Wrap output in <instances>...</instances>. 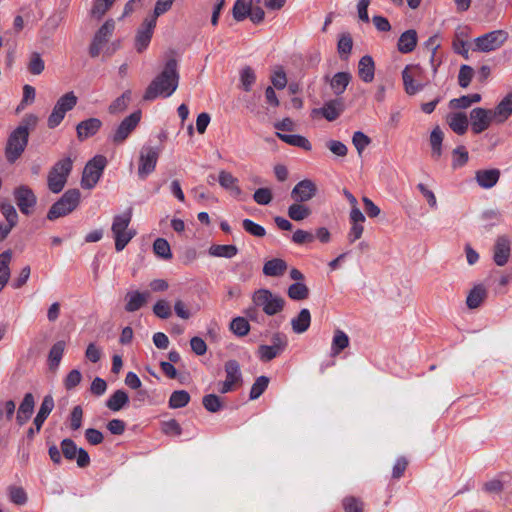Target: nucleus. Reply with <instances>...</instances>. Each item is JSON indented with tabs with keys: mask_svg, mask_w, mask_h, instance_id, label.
Here are the masks:
<instances>
[{
	"mask_svg": "<svg viewBox=\"0 0 512 512\" xmlns=\"http://www.w3.org/2000/svg\"><path fill=\"white\" fill-rule=\"evenodd\" d=\"M177 66V61L174 58L169 59L165 63L162 72L146 88L143 95L145 101H152L159 96L166 98L176 91L179 83Z\"/></svg>",
	"mask_w": 512,
	"mask_h": 512,
	"instance_id": "1",
	"label": "nucleus"
},
{
	"mask_svg": "<svg viewBox=\"0 0 512 512\" xmlns=\"http://www.w3.org/2000/svg\"><path fill=\"white\" fill-rule=\"evenodd\" d=\"M38 122L34 114L24 116L20 124L9 134L5 146V158L7 162L15 163L27 147L30 130H33Z\"/></svg>",
	"mask_w": 512,
	"mask_h": 512,
	"instance_id": "2",
	"label": "nucleus"
},
{
	"mask_svg": "<svg viewBox=\"0 0 512 512\" xmlns=\"http://www.w3.org/2000/svg\"><path fill=\"white\" fill-rule=\"evenodd\" d=\"M61 453L66 460H76L79 468H85L90 464L88 452L83 448H78L76 443L70 438H65L61 441L60 449L54 444L48 449L50 459L57 465L62 462Z\"/></svg>",
	"mask_w": 512,
	"mask_h": 512,
	"instance_id": "3",
	"label": "nucleus"
},
{
	"mask_svg": "<svg viewBox=\"0 0 512 512\" xmlns=\"http://www.w3.org/2000/svg\"><path fill=\"white\" fill-rule=\"evenodd\" d=\"M132 220V209L129 208L125 212L113 217L111 231L115 241V249L117 252L122 251L128 243L135 237L136 230L129 228Z\"/></svg>",
	"mask_w": 512,
	"mask_h": 512,
	"instance_id": "4",
	"label": "nucleus"
},
{
	"mask_svg": "<svg viewBox=\"0 0 512 512\" xmlns=\"http://www.w3.org/2000/svg\"><path fill=\"white\" fill-rule=\"evenodd\" d=\"M81 193L78 189L67 190L49 209L47 219L54 221L72 213L79 205Z\"/></svg>",
	"mask_w": 512,
	"mask_h": 512,
	"instance_id": "5",
	"label": "nucleus"
},
{
	"mask_svg": "<svg viewBox=\"0 0 512 512\" xmlns=\"http://www.w3.org/2000/svg\"><path fill=\"white\" fill-rule=\"evenodd\" d=\"M73 161L70 157L57 161L50 169L47 176L48 189L52 193H60L67 183L72 171Z\"/></svg>",
	"mask_w": 512,
	"mask_h": 512,
	"instance_id": "6",
	"label": "nucleus"
},
{
	"mask_svg": "<svg viewBox=\"0 0 512 512\" xmlns=\"http://www.w3.org/2000/svg\"><path fill=\"white\" fill-rule=\"evenodd\" d=\"M252 300L255 306L260 307L268 316L280 313L285 306L284 298L273 294L268 289H259L255 291Z\"/></svg>",
	"mask_w": 512,
	"mask_h": 512,
	"instance_id": "7",
	"label": "nucleus"
},
{
	"mask_svg": "<svg viewBox=\"0 0 512 512\" xmlns=\"http://www.w3.org/2000/svg\"><path fill=\"white\" fill-rule=\"evenodd\" d=\"M107 165V159L103 155H96L87 162L84 167L81 186L84 189H92L100 180Z\"/></svg>",
	"mask_w": 512,
	"mask_h": 512,
	"instance_id": "8",
	"label": "nucleus"
},
{
	"mask_svg": "<svg viewBox=\"0 0 512 512\" xmlns=\"http://www.w3.org/2000/svg\"><path fill=\"white\" fill-rule=\"evenodd\" d=\"M78 98L74 92H67L62 95L54 105L47 120V126L54 129L60 125L67 112L71 111L77 104Z\"/></svg>",
	"mask_w": 512,
	"mask_h": 512,
	"instance_id": "9",
	"label": "nucleus"
},
{
	"mask_svg": "<svg viewBox=\"0 0 512 512\" xmlns=\"http://www.w3.org/2000/svg\"><path fill=\"white\" fill-rule=\"evenodd\" d=\"M115 30V21L107 19L96 31L89 46V55L96 58L100 55L103 46L110 40Z\"/></svg>",
	"mask_w": 512,
	"mask_h": 512,
	"instance_id": "10",
	"label": "nucleus"
},
{
	"mask_svg": "<svg viewBox=\"0 0 512 512\" xmlns=\"http://www.w3.org/2000/svg\"><path fill=\"white\" fill-rule=\"evenodd\" d=\"M16 205L22 214L29 216L33 213L37 204V197L33 190L27 185H20L13 191Z\"/></svg>",
	"mask_w": 512,
	"mask_h": 512,
	"instance_id": "11",
	"label": "nucleus"
},
{
	"mask_svg": "<svg viewBox=\"0 0 512 512\" xmlns=\"http://www.w3.org/2000/svg\"><path fill=\"white\" fill-rule=\"evenodd\" d=\"M507 33L503 30H494L475 39L476 49L481 52H490L500 48L507 40Z\"/></svg>",
	"mask_w": 512,
	"mask_h": 512,
	"instance_id": "12",
	"label": "nucleus"
},
{
	"mask_svg": "<svg viewBox=\"0 0 512 512\" xmlns=\"http://www.w3.org/2000/svg\"><path fill=\"white\" fill-rule=\"evenodd\" d=\"M141 115V111L138 110L125 117L111 136L113 143H123L132 133V131L138 126L141 120Z\"/></svg>",
	"mask_w": 512,
	"mask_h": 512,
	"instance_id": "13",
	"label": "nucleus"
},
{
	"mask_svg": "<svg viewBox=\"0 0 512 512\" xmlns=\"http://www.w3.org/2000/svg\"><path fill=\"white\" fill-rule=\"evenodd\" d=\"M492 121H494L492 110L476 107L470 111L469 123L474 134H480L487 130Z\"/></svg>",
	"mask_w": 512,
	"mask_h": 512,
	"instance_id": "14",
	"label": "nucleus"
},
{
	"mask_svg": "<svg viewBox=\"0 0 512 512\" xmlns=\"http://www.w3.org/2000/svg\"><path fill=\"white\" fill-rule=\"evenodd\" d=\"M159 150L155 147H143L140 152L138 175L145 179L156 167Z\"/></svg>",
	"mask_w": 512,
	"mask_h": 512,
	"instance_id": "15",
	"label": "nucleus"
},
{
	"mask_svg": "<svg viewBox=\"0 0 512 512\" xmlns=\"http://www.w3.org/2000/svg\"><path fill=\"white\" fill-rule=\"evenodd\" d=\"M421 73L422 69L418 65H408L402 71L404 90L408 95H415L424 88L425 83L416 80Z\"/></svg>",
	"mask_w": 512,
	"mask_h": 512,
	"instance_id": "16",
	"label": "nucleus"
},
{
	"mask_svg": "<svg viewBox=\"0 0 512 512\" xmlns=\"http://www.w3.org/2000/svg\"><path fill=\"white\" fill-rule=\"evenodd\" d=\"M156 23L154 19L147 17L137 29L135 36V49L137 52L141 53L149 46Z\"/></svg>",
	"mask_w": 512,
	"mask_h": 512,
	"instance_id": "17",
	"label": "nucleus"
},
{
	"mask_svg": "<svg viewBox=\"0 0 512 512\" xmlns=\"http://www.w3.org/2000/svg\"><path fill=\"white\" fill-rule=\"evenodd\" d=\"M317 192L316 184L309 179L298 182L291 191V198L295 202H307L311 200Z\"/></svg>",
	"mask_w": 512,
	"mask_h": 512,
	"instance_id": "18",
	"label": "nucleus"
},
{
	"mask_svg": "<svg viewBox=\"0 0 512 512\" xmlns=\"http://www.w3.org/2000/svg\"><path fill=\"white\" fill-rule=\"evenodd\" d=\"M511 241L506 235L496 238L493 246V261L497 266H504L510 257Z\"/></svg>",
	"mask_w": 512,
	"mask_h": 512,
	"instance_id": "19",
	"label": "nucleus"
},
{
	"mask_svg": "<svg viewBox=\"0 0 512 512\" xmlns=\"http://www.w3.org/2000/svg\"><path fill=\"white\" fill-rule=\"evenodd\" d=\"M102 127V121L98 118H88L79 122L76 126L77 138L79 141L94 136Z\"/></svg>",
	"mask_w": 512,
	"mask_h": 512,
	"instance_id": "20",
	"label": "nucleus"
},
{
	"mask_svg": "<svg viewBox=\"0 0 512 512\" xmlns=\"http://www.w3.org/2000/svg\"><path fill=\"white\" fill-rule=\"evenodd\" d=\"M344 102L340 98L330 100L320 109H314L313 113H320L328 121L336 120L344 111Z\"/></svg>",
	"mask_w": 512,
	"mask_h": 512,
	"instance_id": "21",
	"label": "nucleus"
},
{
	"mask_svg": "<svg viewBox=\"0 0 512 512\" xmlns=\"http://www.w3.org/2000/svg\"><path fill=\"white\" fill-rule=\"evenodd\" d=\"M500 175V170L497 168L481 169L476 171L475 180L480 187L490 189L497 184Z\"/></svg>",
	"mask_w": 512,
	"mask_h": 512,
	"instance_id": "22",
	"label": "nucleus"
},
{
	"mask_svg": "<svg viewBox=\"0 0 512 512\" xmlns=\"http://www.w3.org/2000/svg\"><path fill=\"white\" fill-rule=\"evenodd\" d=\"M35 407V400L32 393H26L19 405L16 422L19 426H23L32 416Z\"/></svg>",
	"mask_w": 512,
	"mask_h": 512,
	"instance_id": "23",
	"label": "nucleus"
},
{
	"mask_svg": "<svg viewBox=\"0 0 512 512\" xmlns=\"http://www.w3.org/2000/svg\"><path fill=\"white\" fill-rule=\"evenodd\" d=\"M512 114V93L507 94L492 110L496 123H504Z\"/></svg>",
	"mask_w": 512,
	"mask_h": 512,
	"instance_id": "24",
	"label": "nucleus"
},
{
	"mask_svg": "<svg viewBox=\"0 0 512 512\" xmlns=\"http://www.w3.org/2000/svg\"><path fill=\"white\" fill-rule=\"evenodd\" d=\"M54 408V399L51 395H46L40 405L39 411L34 418L33 424L36 426V432H39L42 428L43 423L52 412Z\"/></svg>",
	"mask_w": 512,
	"mask_h": 512,
	"instance_id": "25",
	"label": "nucleus"
},
{
	"mask_svg": "<svg viewBox=\"0 0 512 512\" xmlns=\"http://www.w3.org/2000/svg\"><path fill=\"white\" fill-rule=\"evenodd\" d=\"M375 63L370 55H364L358 63V75L365 83H370L374 79Z\"/></svg>",
	"mask_w": 512,
	"mask_h": 512,
	"instance_id": "26",
	"label": "nucleus"
},
{
	"mask_svg": "<svg viewBox=\"0 0 512 512\" xmlns=\"http://www.w3.org/2000/svg\"><path fill=\"white\" fill-rule=\"evenodd\" d=\"M447 122L449 127L458 135L465 134L469 126V119L463 112L449 114Z\"/></svg>",
	"mask_w": 512,
	"mask_h": 512,
	"instance_id": "27",
	"label": "nucleus"
},
{
	"mask_svg": "<svg viewBox=\"0 0 512 512\" xmlns=\"http://www.w3.org/2000/svg\"><path fill=\"white\" fill-rule=\"evenodd\" d=\"M218 182L222 188L229 190L235 197H239L242 194V190L238 185V179L230 172L221 170L218 175Z\"/></svg>",
	"mask_w": 512,
	"mask_h": 512,
	"instance_id": "28",
	"label": "nucleus"
},
{
	"mask_svg": "<svg viewBox=\"0 0 512 512\" xmlns=\"http://www.w3.org/2000/svg\"><path fill=\"white\" fill-rule=\"evenodd\" d=\"M149 295V292H128L125 297L127 300L125 310L127 312H135L139 310L142 306L146 304Z\"/></svg>",
	"mask_w": 512,
	"mask_h": 512,
	"instance_id": "29",
	"label": "nucleus"
},
{
	"mask_svg": "<svg viewBox=\"0 0 512 512\" xmlns=\"http://www.w3.org/2000/svg\"><path fill=\"white\" fill-rule=\"evenodd\" d=\"M487 297V290L482 284L475 285L467 295L466 305L469 309L478 308Z\"/></svg>",
	"mask_w": 512,
	"mask_h": 512,
	"instance_id": "30",
	"label": "nucleus"
},
{
	"mask_svg": "<svg viewBox=\"0 0 512 512\" xmlns=\"http://www.w3.org/2000/svg\"><path fill=\"white\" fill-rule=\"evenodd\" d=\"M287 263L283 259L273 258L265 262L263 266V274L270 277H280L287 270Z\"/></svg>",
	"mask_w": 512,
	"mask_h": 512,
	"instance_id": "31",
	"label": "nucleus"
},
{
	"mask_svg": "<svg viewBox=\"0 0 512 512\" xmlns=\"http://www.w3.org/2000/svg\"><path fill=\"white\" fill-rule=\"evenodd\" d=\"M276 136L288 145L302 148L305 151H310L312 149V145H311L310 141L302 135L284 134V133L276 132Z\"/></svg>",
	"mask_w": 512,
	"mask_h": 512,
	"instance_id": "32",
	"label": "nucleus"
},
{
	"mask_svg": "<svg viewBox=\"0 0 512 512\" xmlns=\"http://www.w3.org/2000/svg\"><path fill=\"white\" fill-rule=\"evenodd\" d=\"M417 45V32L413 29L403 32L398 40V50L402 53L412 52Z\"/></svg>",
	"mask_w": 512,
	"mask_h": 512,
	"instance_id": "33",
	"label": "nucleus"
},
{
	"mask_svg": "<svg viewBox=\"0 0 512 512\" xmlns=\"http://www.w3.org/2000/svg\"><path fill=\"white\" fill-rule=\"evenodd\" d=\"M12 260L11 250H6L0 254V292L6 286L10 279V262Z\"/></svg>",
	"mask_w": 512,
	"mask_h": 512,
	"instance_id": "34",
	"label": "nucleus"
},
{
	"mask_svg": "<svg viewBox=\"0 0 512 512\" xmlns=\"http://www.w3.org/2000/svg\"><path fill=\"white\" fill-rule=\"evenodd\" d=\"M311 314L306 308L302 309L297 317L291 320L292 330L297 334L306 332L310 326Z\"/></svg>",
	"mask_w": 512,
	"mask_h": 512,
	"instance_id": "35",
	"label": "nucleus"
},
{
	"mask_svg": "<svg viewBox=\"0 0 512 512\" xmlns=\"http://www.w3.org/2000/svg\"><path fill=\"white\" fill-rule=\"evenodd\" d=\"M351 74L349 72H338L330 80V86L334 94L339 96L344 93L346 87L351 81Z\"/></svg>",
	"mask_w": 512,
	"mask_h": 512,
	"instance_id": "36",
	"label": "nucleus"
},
{
	"mask_svg": "<svg viewBox=\"0 0 512 512\" xmlns=\"http://www.w3.org/2000/svg\"><path fill=\"white\" fill-rule=\"evenodd\" d=\"M208 253L212 257L231 259L237 255L238 248L232 244H228V245L213 244L209 247Z\"/></svg>",
	"mask_w": 512,
	"mask_h": 512,
	"instance_id": "37",
	"label": "nucleus"
},
{
	"mask_svg": "<svg viewBox=\"0 0 512 512\" xmlns=\"http://www.w3.org/2000/svg\"><path fill=\"white\" fill-rule=\"evenodd\" d=\"M129 402L128 394L122 390H116L106 401V406L112 411L121 410Z\"/></svg>",
	"mask_w": 512,
	"mask_h": 512,
	"instance_id": "38",
	"label": "nucleus"
},
{
	"mask_svg": "<svg viewBox=\"0 0 512 512\" xmlns=\"http://www.w3.org/2000/svg\"><path fill=\"white\" fill-rule=\"evenodd\" d=\"M349 346V337L342 330L337 329L334 332L332 344H331V354L332 356L338 355L341 351Z\"/></svg>",
	"mask_w": 512,
	"mask_h": 512,
	"instance_id": "39",
	"label": "nucleus"
},
{
	"mask_svg": "<svg viewBox=\"0 0 512 512\" xmlns=\"http://www.w3.org/2000/svg\"><path fill=\"white\" fill-rule=\"evenodd\" d=\"M311 213V209L301 202H295L288 207V216L294 221H302L308 218Z\"/></svg>",
	"mask_w": 512,
	"mask_h": 512,
	"instance_id": "40",
	"label": "nucleus"
},
{
	"mask_svg": "<svg viewBox=\"0 0 512 512\" xmlns=\"http://www.w3.org/2000/svg\"><path fill=\"white\" fill-rule=\"evenodd\" d=\"M252 0H236L232 14L233 18L240 22L246 19L251 12Z\"/></svg>",
	"mask_w": 512,
	"mask_h": 512,
	"instance_id": "41",
	"label": "nucleus"
},
{
	"mask_svg": "<svg viewBox=\"0 0 512 512\" xmlns=\"http://www.w3.org/2000/svg\"><path fill=\"white\" fill-rule=\"evenodd\" d=\"M287 294L292 300H305L309 297V288L303 282H295L288 287Z\"/></svg>",
	"mask_w": 512,
	"mask_h": 512,
	"instance_id": "42",
	"label": "nucleus"
},
{
	"mask_svg": "<svg viewBox=\"0 0 512 512\" xmlns=\"http://www.w3.org/2000/svg\"><path fill=\"white\" fill-rule=\"evenodd\" d=\"M226 380L231 381L234 385L242 383V374L240 365L236 360H228L225 363Z\"/></svg>",
	"mask_w": 512,
	"mask_h": 512,
	"instance_id": "43",
	"label": "nucleus"
},
{
	"mask_svg": "<svg viewBox=\"0 0 512 512\" xmlns=\"http://www.w3.org/2000/svg\"><path fill=\"white\" fill-rule=\"evenodd\" d=\"M65 346V342L62 340L57 341L55 344H53L48 356L50 368H57L59 366L65 350Z\"/></svg>",
	"mask_w": 512,
	"mask_h": 512,
	"instance_id": "44",
	"label": "nucleus"
},
{
	"mask_svg": "<svg viewBox=\"0 0 512 512\" xmlns=\"http://www.w3.org/2000/svg\"><path fill=\"white\" fill-rule=\"evenodd\" d=\"M230 330L239 337L246 336L250 331V324L244 317L238 316L230 322Z\"/></svg>",
	"mask_w": 512,
	"mask_h": 512,
	"instance_id": "45",
	"label": "nucleus"
},
{
	"mask_svg": "<svg viewBox=\"0 0 512 512\" xmlns=\"http://www.w3.org/2000/svg\"><path fill=\"white\" fill-rule=\"evenodd\" d=\"M116 0H95L91 10L90 16L100 20L106 12L112 7Z\"/></svg>",
	"mask_w": 512,
	"mask_h": 512,
	"instance_id": "46",
	"label": "nucleus"
},
{
	"mask_svg": "<svg viewBox=\"0 0 512 512\" xmlns=\"http://www.w3.org/2000/svg\"><path fill=\"white\" fill-rule=\"evenodd\" d=\"M190 401V395L185 390L174 391L169 398V407L178 409L185 407Z\"/></svg>",
	"mask_w": 512,
	"mask_h": 512,
	"instance_id": "47",
	"label": "nucleus"
},
{
	"mask_svg": "<svg viewBox=\"0 0 512 512\" xmlns=\"http://www.w3.org/2000/svg\"><path fill=\"white\" fill-rule=\"evenodd\" d=\"M153 251L158 257L162 259L168 260L172 258L170 244L164 238H157L154 241Z\"/></svg>",
	"mask_w": 512,
	"mask_h": 512,
	"instance_id": "48",
	"label": "nucleus"
},
{
	"mask_svg": "<svg viewBox=\"0 0 512 512\" xmlns=\"http://www.w3.org/2000/svg\"><path fill=\"white\" fill-rule=\"evenodd\" d=\"M131 99V91L126 90L121 96L117 97L109 106V112L116 114L124 111Z\"/></svg>",
	"mask_w": 512,
	"mask_h": 512,
	"instance_id": "49",
	"label": "nucleus"
},
{
	"mask_svg": "<svg viewBox=\"0 0 512 512\" xmlns=\"http://www.w3.org/2000/svg\"><path fill=\"white\" fill-rule=\"evenodd\" d=\"M204 408L211 413L219 412L223 408L221 398L216 394H207L202 399Z\"/></svg>",
	"mask_w": 512,
	"mask_h": 512,
	"instance_id": "50",
	"label": "nucleus"
},
{
	"mask_svg": "<svg viewBox=\"0 0 512 512\" xmlns=\"http://www.w3.org/2000/svg\"><path fill=\"white\" fill-rule=\"evenodd\" d=\"M269 385V378L267 376H259L251 387L249 398L251 400L258 399Z\"/></svg>",
	"mask_w": 512,
	"mask_h": 512,
	"instance_id": "51",
	"label": "nucleus"
},
{
	"mask_svg": "<svg viewBox=\"0 0 512 512\" xmlns=\"http://www.w3.org/2000/svg\"><path fill=\"white\" fill-rule=\"evenodd\" d=\"M240 81L244 91L249 92L256 81L255 72L250 66H245L241 70Z\"/></svg>",
	"mask_w": 512,
	"mask_h": 512,
	"instance_id": "52",
	"label": "nucleus"
},
{
	"mask_svg": "<svg viewBox=\"0 0 512 512\" xmlns=\"http://www.w3.org/2000/svg\"><path fill=\"white\" fill-rule=\"evenodd\" d=\"M453 161L452 167L454 169L463 167L469 160L468 151L464 146H458L452 151Z\"/></svg>",
	"mask_w": 512,
	"mask_h": 512,
	"instance_id": "53",
	"label": "nucleus"
},
{
	"mask_svg": "<svg viewBox=\"0 0 512 512\" xmlns=\"http://www.w3.org/2000/svg\"><path fill=\"white\" fill-rule=\"evenodd\" d=\"M282 352L273 345H260L258 356L264 362H269L279 356Z\"/></svg>",
	"mask_w": 512,
	"mask_h": 512,
	"instance_id": "54",
	"label": "nucleus"
},
{
	"mask_svg": "<svg viewBox=\"0 0 512 512\" xmlns=\"http://www.w3.org/2000/svg\"><path fill=\"white\" fill-rule=\"evenodd\" d=\"M353 47V40L349 33H343L337 44V50L340 56L343 58V55L347 56L351 53Z\"/></svg>",
	"mask_w": 512,
	"mask_h": 512,
	"instance_id": "55",
	"label": "nucleus"
},
{
	"mask_svg": "<svg viewBox=\"0 0 512 512\" xmlns=\"http://www.w3.org/2000/svg\"><path fill=\"white\" fill-rule=\"evenodd\" d=\"M45 68V63L41 58L40 54L37 52H33L30 56V61L28 63V70L33 75H39L43 72Z\"/></svg>",
	"mask_w": 512,
	"mask_h": 512,
	"instance_id": "56",
	"label": "nucleus"
},
{
	"mask_svg": "<svg viewBox=\"0 0 512 512\" xmlns=\"http://www.w3.org/2000/svg\"><path fill=\"white\" fill-rule=\"evenodd\" d=\"M10 501L16 505H24L27 502V494L22 487L10 486L8 488Z\"/></svg>",
	"mask_w": 512,
	"mask_h": 512,
	"instance_id": "57",
	"label": "nucleus"
},
{
	"mask_svg": "<svg viewBox=\"0 0 512 512\" xmlns=\"http://www.w3.org/2000/svg\"><path fill=\"white\" fill-rule=\"evenodd\" d=\"M0 210L7 223L15 227L18 222V213L15 207L10 203H3L0 206Z\"/></svg>",
	"mask_w": 512,
	"mask_h": 512,
	"instance_id": "58",
	"label": "nucleus"
},
{
	"mask_svg": "<svg viewBox=\"0 0 512 512\" xmlns=\"http://www.w3.org/2000/svg\"><path fill=\"white\" fill-rule=\"evenodd\" d=\"M242 226L247 233L255 237H264L266 235L265 228L250 219H244Z\"/></svg>",
	"mask_w": 512,
	"mask_h": 512,
	"instance_id": "59",
	"label": "nucleus"
},
{
	"mask_svg": "<svg viewBox=\"0 0 512 512\" xmlns=\"http://www.w3.org/2000/svg\"><path fill=\"white\" fill-rule=\"evenodd\" d=\"M474 76V70L469 65H462L458 74V83L460 87L467 88Z\"/></svg>",
	"mask_w": 512,
	"mask_h": 512,
	"instance_id": "60",
	"label": "nucleus"
},
{
	"mask_svg": "<svg viewBox=\"0 0 512 512\" xmlns=\"http://www.w3.org/2000/svg\"><path fill=\"white\" fill-rule=\"evenodd\" d=\"M345 512H363L364 503L356 497L350 496L343 499Z\"/></svg>",
	"mask_w": 512,
	"mask_h": 512,
	"instance_id": "61",
	"label": "nucleus"
},
{
	"mask_svg": "<svg viewBox=\"0 0 512 512\" xmlns=\"http://www.w3.org/2000/svg\"><path fill=\"white\" fill-rule=\"evenodd\" d=\"M370 142V138L361 131H357L353 134L352 143L359 155H361L363 150L370 144Z\"/></svg>",
	"mask_w": 512,
	"mask_h": 512,
	"instance_id": "62",
	"label": "nucleus"
},
{
	"mask_svg": "<svg viewBox=\"0 0 512 512\" xmlns=\"http://www.w3.org/2000/svg\"><path fill=\"white\" fill-rule=\"evenodd\" d=\"M314 239L315 236L313 233L302 229H297L292 235V241L298 245L312 243Z\"/></svg>",
	"mask_w": 512,
	"mask_h": 512,
	"instance_id": "63",
	"label": "nucleus"
},
{
	"mask_svg": "<svg viewBox=\"0 0 512 512\" xmlns=\"http://www.w3.org/2000/svg\"><path fill=\"white\" fill-rule=\"evenodd\" d=\"M153 312L161 319H168L172 314L170 305L165 300H158L153 306Z\"/></svg>",
	"mask_w": 512,
	"mask_h": 512,
	"instance_id": "64",
	"label": "nucleus"
}]
</instances>
